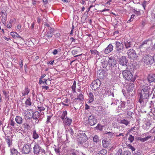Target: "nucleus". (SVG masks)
Masks as SVG:
<instances>
[{"label":"nucleus","instance_id":"f257e3e1","mask_svg":"<svg viewBox=\"0 0 155 155\" xmlns=\"http://www.w3.org/2000/svg\"><path fill=\"white\" fill-rule=\"evenodd\" d=\"M153 91L150 87L147 84L144 85L141 92L140 93V97L139 101L140 103H143L147 101V99L149 97Z\"/></svg>","mask_w":155,"mask_h":155},{"label":"nucleus","instance_id":"f03ea898","mask_svg":"<svg viewBox=\"0 0 155 155\" xmlns=\"http://www.w3.org/2000/svg\"><path fill=\"white\" fill-rule=\"evenodd\" d=\"M122 74L124 78L127 80L130 81L132 82H134L136 79V78L129 71H123L122 72Z\"/></svg>","mask_w":155,"mask_h":155},{"label":"nucleus","instance_id":"7ed1b4c3","mask_svg":"<svg viewBox=\"0 0 155 155\" xmlns=\"http://www.w3.org/2000/svg\"><path fill=\"white\" fill-rule=\"evenodd\" d=\"M128 58L131 60H134L138 57L137 54L135 50L133 49H130L127 52Z\"/></svg>","mask_w":155,"mask_h":155},{"label":"nucleus","instance_id":"20e7f679","mask_svg":"<svg viewBox=\"0 0 155 155\" xmlns=\"http://www.w3.org/2000/svg\"><path fill=\"white\" fill-rule=\"evenodd\" d=\"M143 61L147 64H152L153 63V57L148 55L144 56L143 59Z\"/></svg>","mask_w":155,"mask_h":155},{"label":"nucleus","instance_id":"39448f33","mask_svg":"<svg viewBox=\"0 0 155 155\" xmlns=\"http://www.w3.org/2000/svg\"><path fill=\"white\" fill-rule=\"evenodd\" d=\"M31 149L30 144L29 143L25 144L23 145L22 149V152L24 153L28 154L31 151Z\"/></svg>","mask_w":155,"mask_h":155},{"label":"nucleus","instance_id":"423d86ee","mask_svg":"<svg viewBox=\"0 0 155 155\" xmlns=\"http://www.w3.org/2000/svg\"><path fill=\"white\" fill-rule=\"evenodd\" d=\"M101 84L100 81L99 80H96L92 83L91 84V87L93 90L96 91L99 88Z\"/></svg>","mask_w":155,"mask_h":155},{"label":"nucleus","instance_id":"0eeeda50","mask_svg":"<svg viewBox=\"0 0 155 155\" xmlns=\"http://www.w3.org/2000/svg\"><path fill=\"white\" fill-rule=\"evenodd\" d=\"M116 50L118 53H120L122 52L124 49V45L123 44L119 41L116 42Z\"/></svg>","mask_w":155,"mask_h":155},{"label":"nucleus","instance_id":"6e6552de","mask_svg":"<svg viewBox=\"0 0 155 155\" xmlns=\"http://www.w3.org/2000/svg\"><path fill=\"white\" fill-rule=\"evenodd\" d=\"M118 62L121 65L126 66L128 62V60L125 56H122L119 58Z\"/></svg>","mask_w":155,"mask_h":155},{"label":"nucleus","instance_id":"1a4fd4ad","mask_svg":"<svg viewBox=\"0 0 155 155\" xmlns=\"http://www.w3.org/2000/svg\"><path fill=\"white\" fill-rule=\"evenodd\" d=\"M97 119H96L95 117L93 115L89 116L88 118V121L89 124L91 126H93L96 124L97 122Z\"/></svg>","mask_w":155,"mask_h":155},{"label":"nucleus","instance_id":"9d476101","mask_svg":"<svg viewBox=\"0 0 155 155\" xmlns=\"http://www.w3.org/2000/svg\"><path fill=\"white\" fill-rule=\"evenodd\" d=\"M74 131L72 129L70 128L67 130L66 131V140H68V139L70 137L72 138L73 137Z\"/></svg>","mask_w":155,"mask_h":155},{"label":"nucleus","instance_id":"9b49d317","mask_svg":"<svg viewBox=\"0 0 155 155\" xmlns=\"http://www.w3.org/2000/svg\"><path fill=\"white\" fill-rule=\"evenodd\" d=\"M0 14L2 17L1 19L2 22L5 25L6 24V21L7 19L6 12L5 11L4 12H0Z\"/></svg>","mask_w":155,"mask_h":155},{"label":"nucleus","instance_id":"f8f14e48","mask_svg":"<svg viewBox=\"0 0 155 155\" xmlns=\"http://www.w3.org/2000/svg\"><path fill=\"white\" fill-rule=\"evenodd\" d=\"M80 136L79 140L81 142H84L87 139V136L83 132L80 134Z\"/></svg>","mask_w":155,"mask_h":155},{"label":"nucleus","instance_id":"ddd939ff","mask_svg":"<svg viewBox=\"0 0 155 155\" xmlns=\"http://www.w3.org/2000/svg\"><path fill=\"white\" fill-rule=\"evenodd\" d=\"M108 63L110 66L114 67L116 65V62L114 57H111L109 58Z\"/></svg>","mask_w":155,"mask_h":155},{"label":"nucleus","instance_id":"4468645a","mask_svg":"<svg viewBox=\"0 0 155 155\" xmlns=\"http://www.w3.org/2000/svg\"><path fill=\"white\" fill-rule=\"evenodd\" d=\"M147 79L148 82L150 83H155V75L152 74H149L147 77Z\"/></svg>","mask_w":155,"mask_h":155},{"label":"nucleus","instance_id":"2eb2a0df","mask_svg":"<svg viewBox=\"0 0 155 155\" xmlns=\"http://www.w3.org/2000/svg\"><path fill=\"white\" fill-rule=\"evenodd\" d=\"M5 139L8 145V146L9 147L12 145V139L10 136H5Z\"/></svg>","mask_w":155,"mask_h":155},{"label":"nucleus","instance_id":"dca6fc26","mask_svg":"<svg viewBox=\"0 0 155 155\" xmlns=\"http://www.w3.org/2000/svg\"><path fill=\"white\" fill-rule=\"evenodd\" d=\"M149 41V40H146L143 41L142 44L140 46V48H148L149 47V45L148 42Z\"/></svg>","mask_w":155,"mask_h":155},{"label":"nucleus","instance_id":"f3484780","mask_svg":"<svg viewBox=\"0 0 155 155\" xmlns=\"http://www.w3.org/2000/svg\"><path fill=\"white\" fill-rule=\"evenodd\" d=\"M104 124L106 126H109L110 124V120L109 117H106L103 120Z\"/></svg>","mask_w":155,"mask_h":155},{"label":"nucleus","instance_id":"a211bd4d","mask_svg":"<svg viewBox=\"0 0 155 155\" xmlns=\"http://www.w3.org/2000/svg\"><path fill=\"white\" fill-rule=\"evenodd\" d=\"M113 46L111 44H109L108 46L105 49L104 52L107 54L111 52L113 49Z\"/></svg>","mask_w":155,"mask_h":155},{"label":"nucleus","instance_id":"6ab92c4d","mask_svg":"<svg viewBox=\"0 0 155 155\" xmlns=\"http://www.w3.org/2000/svg\"><path fill=\"white\" fill-rule=\"evenodd\" d=\"M33 148L34 153L38 155L39 154V144L38 143H35Z\"/></svg>","mask_w":155,"mask_h":155},{"label":"nucleus","instance_id":"aec40b11","mask_svg":"<svg viewBox=\"0 0 155 155\" xmlns=\"http://www.w3.org/2000/svg\"><path fill=\"white\" fill-rule=\"evenodd\" d=\"M33 114L32 111L31 110H28L24 113L25 116L28 118L30 119L31 118L32 114Z\"/></svg>","mask_w":155,"mask_h":155},{"label":"nucleus","instance_id":"412c9836","mask_svg":"<svg viewBox=\"0 0 155 155\" xmlns=\"http://www.w3.org/2000/svg\"><path fill=\"white\" fill-rule=\"evenodd\" d=\"M134 84L133 83H130L128 84L127 90L128 92H130L134 89Z\"/></svg>","mask_w":155,"mask_h":155},{"label":"nucleus","instance_id":"4be33fe9","mask_svg":"<svg viewBox=\"0 0 155 155\" xmlns=\"http://www.w3.org/2000/svg\"><path fill=\"white\" fill-rule=\"evenodd\" d=\"M72 122V120L67 117H66L64 119L63 123L65 125L69 126L71 125Z\"/></svg>","mask_w":155,"mask_h":155},{"label":"nucleus","instance_id":"5701e85b","mask_svg":"<svg viewBox=\"0 0 155 155\" xmlns=\"http://www.w3.org/2000/svg\"><path fill=\"white\" fill-rule=\"evenodd\" d=\"M67 111L66 110H65L63 112H61L60 114L59 117L61 118L62 120H63L65 118V117L67 116Z\"/></svg>","mask_w":155,"mask_h":155},{"label":"nucleus","instance_id":"b1692460","mask_svg":"<svg viewBox=\"0 0 155 155\" xmlns=\"http://www.w3.org/2000/svg\"><path fill=\"white\" fill-rule=\"evenodd\" d=\"M54 29L51 27L50 28L49 31L47 32L46 36L48 38H51L52 37Z\"/></svg>","mask_w":155,"mask_h":155},{"label":"nucleus","instance_id":"393cba45","mask_svg":"<svg viewBox=\"0 0 155 155\" xmlns=\"http://www.w3.org/2000/svg\"><path fill=\"white\" fill-rule=\"evenodd\" d=\"M102 143L103 147L105 148L107 147L110 144V142L106 140H103L102 141Z\"/></svg>","mask_w":155,"mask_h":155},{"label":"nucleus","instance_id":"a878e982","mask_svg":"<svg viewBox=\"0 0 155 155\" xmlns=\"http://www.w3.org/2000/svg\"><path fill=\"white\" fill-rule=\"evenodd\" d=\"M11 153L10 155H20V153L14 148H12L10 150Z\"/></svg>","mask_w":155,"mask_h":155},{"label":"nucleus","instance_id":"bb28decb","mask_svg":"<svg viewBox=\"0 0 155 155\" xmlns=\"http://www.w3.org/2000/svg\"><path fill=\"white\" fill-rule=\"evenodd\" d=\"M84 100V97L83 95L82 94H79L78 96V98H75L74 100V102L76 103V102H77L78 101V100H80L81 101H83Z\"/></svg>","mask_w":155,"mask_h":155},{"label":"nucleus","instance_id":"cd10ccee","mask_svg":"<svg viewBox=\"0 0 155 155\" xmlns=\"http://www.w3.org/2000/svg\"><path fill=\"white\" fill-rule=\"evenodd\" d=\"M23 120L22 118L19 116H17L15 118L16 122L19 124H21L22 123Z\"/></svg>","mask_w":155,"mask_h":155},{"label":"nucleus","instance_id":"c85d7f7f","mask_svg":"<svg viewBox=\"0 0 155 155\" xmlns=\"http://www.w3.org/2000/svg\"><path fill=\"white\" fill-rule=\"evenodd\" d=\"M70 104L69 100L67 98H64L62 101V104L66 106H68Z\"/></svg>","mask_w":155,"mask_h":155},{"label":"nucleus","instance_id":"c756f323","mask_svg":"<svg viewBox=\"0 0 155 155\" xmlns=\"http://www.w3.org/2000/svg\"><path fill=\"white\" fill-rule=\"evenodd\" d=\"M29 91L30 89L28 88L27 87H25V89L22 92V96H25L26 95H27L29 93Z\"/></svg>","mask_w":155,"mask_h":155},{"label":"nucleus","instance_id":"7c9ffc66","mask_svg":"<svg viewBox=\"0 0 155 155\" xmlns=\"http://www.w3.org/2000/svg\"><path fill=\"white\" fill-rule=\"evenodd\" d=\"M32 115L33 118L34 119H37V122L38 123L39 122V119H38L39 118V112H35Z\"/></svg>","mask_w":155,"mask_h":155},{"label":"nucleus","instance_id":"2f4dec72","mask_svg":"<svg viewBox=\"0 0 155 155\" xmlns=\"http://www.w3.org/2000/svg\"><path fill=\"white\" fill-rule=\"evenodd\" d=\"M46 75L45 74H43L41 76V78L39 79V84H41L42 83L43 84H44L45 83V84H46V81H47L46 79H44L43 81L42 80V79L44 78L45 76Z\"/></svg>","mask_w":155,"mask_h":155},{"label":"nucleus","instance_id":"473e14b6","mask_svg":"<svg viewBox=\"0 0 155 155\" xmlns=\"http://www.w3.org/2000/svg\"><path fill=\"white\" fill-rule=\"evenodd\" d=\"M11 35L14 38H21V36L18 33L15 32H11Z\"/></svg>","mask_w":155,"mask_h":155},{"label":"nucleus","instance_id":"72a5a7b5","mask_svg":"<svg viewBox=\"0 0 155 155\" xmlns=\"http://www.w3.org/2000/svg\"><path fill=\"white\" fill-rule=\"evenodd\" d=\"M107 151L105 149H102L98 153L97 155H105L107 153Z\"/></svg>","mask_w":155,"mask_h":155},{"label":"nucleus","instance_id":"f704fd0d","mask_svg":"<svg viewBox=\"0 0 155 155\" xmlns=\"http://www.w3.org/2000/svg\"><path fill=\"white\" fill-rule=\"evenodd\" d=\"M150 136H147L144 138H139L138 140L142 142H144L148 140L150 138Z\"/></svg>","mask_w":155,"mask_h":155},{"label":"nucleus","instance_id":"c9c22d12","mask_svg":"<svg viewBox=\"0 0 155 155\" xmlns=\"http://www.w3.org/2000/svg\"><path fill=\"white\" fill-rule=\"evenodd\" d=\"M130 122V121H128L127 120L124 119L120 120V123L124 124L126 125L127 126L129 124Z\"/></svg>","mask_w":155,"mask_h":155},{"label":"nucleus","instance_id":"e433bc0d","mask_svg":"<svg viewBox=\"0 0 155 155\" xmlns=\"http://www.w3.org/2000/svg\"><path fill=\"white\" fill-rule=\"evenodd\" d=\"M72 91L73 92V93H76L75 91L76 87V81H74V83L73 85L71 86Z\"/></svg>","mask_w":155,"mask_h":155},{"label":"nucleus","instance_id":"4c0bfd02","mask_svg":"<svg viewBox=\"0 0 155 155\" xmlns=\"http://www.w3.org/2000/svg\"><path fill=\"white\" fill-rule=\"evenodd\" d=\"M26 107L31 105V99L30 98L27 99L25 102Z\"/></svg>","mask_w":155,"mask_h":155},{"label":"nucleus","instance_id":"58836bf2","mask_svg":"<svg viewBox=\"0 0 155 155\" xmlns=\"http://www.w3.org/2000/svg\"><path fill=\"white\" fill-rule=\"evenodd\" d=\"M89 102L90 103L94 101V95L93 94L91 93H89Z\"/></svg>","mask_w":155,"mask_h":155},{"label":"nucleus","instance_id":"ea45409f","mask_svg":"<svg viewBox=\"0 0 155 155\" xmlns=\"http://www.w3.org/2000/svg\"><path fill=\"white\" fill-rule=\"evenodd\" d=\"M23 127L25 128V129L27 130H29L30 129V127L29 125L27 123L24 124H23Z\"/></svg>","mask_w":155,"mask_h":155},{"label":"nucleus","instance_id":"a19ab883","mask_svg":"<svg viewBox=\"0 0 155 155\" xmlns=\"http://www.w3.org/2000/svg\"><path fill=\"white\" fill-rule=\"evenodd\" d=\"M38 135L36 133L35 130H34L33 131V137L35 139H37L38 137Z\"/></svg>","mask_w":155,"mask_h":155},{"label":"nucleus","instance_id":"79ce46f5","mask_svg":"<svg viewBox=\"0 0 155 155\" xmlns=\"http://www.w3.org/2000/svg\"><path fill=\"white\" fill-rule=\"evenodd\" d=\"M124 45L125 48L126 49H128L131 47V44L130 42L126 41L124 42Z\"/></svg>","mask_w":155,"mask_h":155},{"label":"nucleus","instance_id":"37998d69","mask_svg":"<svg viewBox=\"0 0 155 155\" xmlns=\"http://www.w3.org/2000/svg\"><path fill=\"white\" fill-rule=\"evenodd\" d=\"M3 93L4 94L5 96V98H6L8 100H9V95H8V92H6L5 91H3Z\"/></svg>","mask_w":155,"mask_h":155},{"label":"nucleus","instance_id":"c03bdc74","mask_svg":"<svg viewBox=\"0 0 155 155\" xmlns=\"http://www.w3.org/2000/svg\"><path fill=\"white\" fill-rule=\"evenodd\" d=\"M103 126H102L100 124H98L97 126L96 127L97 130H102L103 129Z\"/></svg>","mask_w":155,"mask_h":155},{"label":"nucleus","instance_id":"a18cd8bd","mask_svg":"<svg viewBox=\"0 0 155 155\" xmlns=\"http://www.w3.org/2000/svg\"><path fill=\"white\" fill-rule=\"evenodd\" d=\"M135 16V15L133 14L130 17V19L128 20L127 21L128 23H130V22L132 21L133 20L134 18V17Z\"/></svg>","mask_w":155,"mask_h":155},{"label":"nucleus","instance_id":"49530a36","mask_svg":"<svg viewBox=\"0 0 155 155\" xmlns=\"http://www.w3.org/2000/svg\"><path fill=\"white\" fill-rule=\"evenodd\" d=\"M108 134V137L110 138H111L114 135V133L112 132H108L106 133Z\"/></svg>","mask_w":155,"mask_h":155},{"label":"nucleus","instance_id":"de8ad7c7","mask_svg":"<svg viewBox=\"0 0 155 155\" xmlns=\"http://www.w3.org/2000/svg\"><path fill=\"white\" fill-rule=\"evenodd\" d=\"M61 49L59 48L58 49V50L55 49L52 52V53L54 55H56L58 52H59L61 51Z\"/></svg>","mask_w":155,"mask_h":155},{"label":"nucleus","instance_id":"09e8293b","mask_svg":"<svg viewBox=\"0 0 155 155\" xmlns=\"http://www.w3.org/2000/svg\"><path fill=\"white\" fill-rule=\"evenodd\" d=\"M127 147L129 149L131 150L132 151H134L135 150V149L134 148L132 145L130 144H128L127 146Z\"/></svg>","mask_w":155,"mask_h":155},{"label":"nucleus","instance_id":"8fccbe9b","mask_svg":"<svg viewBox=\"0 0 155 155\" xmlns=\"http://www.w3.org/2000/svg\"><path fill=\"white\" fill-rule=\"evenodd\" d=\"M131 153L128 151H124L123 154L122 155H131Z\"/></svg>","mask_w":155,"mask_h":155},{"label":"nucleus","instance_id":"3c124183","mask_svg":"<svg viewBox=\"0 0 155 155\" xmlns=\"http://www.w3.org/2000/svg\"><path fill=\"white\" fill-rule=\"evenodd\" d=\"M128 139V140L131 142H133L134 140V137L133 136L131 135H130Z\"/></svg>","mask_w":155,"mask_h":155},{"label":"nucleus","instance_id":"603ef678","mask_svg":"<svg viewBox=\"0 0 155 155\" xmlns=\"http://www.w3.org/2000/svg\"><path fill=\"white\" fill-rule=\"evenodd\" d=\"M98 139V137L97 135L94 136L93 138V141L95 142H97Z\"/></svg>","mask_w":155,"mask_h":155},{"label":"nucleus","instance_id":"864d4df0","mask_svg":"<svg viewBox=\"0 0 155 155\" xmlns=\"http://www.w3.org/2000/svg\"><path fill=\"white\" fill-rule=\"evenodd\" d=\"M90 51L91 54H97L98 53V51L96 50H91Z\"/></svg>","mask_w":155,"mask_h":155},{"label":"nucleus","instance_id":"5fc2aeb1","mask_svg":"<svg viewBox=\"0 0 155 155\" xmlns=\"http://www.w3.org/2000/svg\"><path fill=\"white\" fill-rule=\"evenodd\" d=\"M78 49H74L72 51L71 53L72 54H76L78 53Z\"/></svg>","mask_w":155,"mask_h":155},{"label":"nucleus","instance_id":"6e6d98bb","mask_svg":"<svg viewBox=\"0 0 155 155\" xmlns=\"http://www.w3.org/2000/svg\"><path fill=\"white\" fill-rule=\"evenodd\" d=\"M40 113L39 112V117H40V118H41L44 117V111H42L41 112L40 111Z\"/></svg>","mask_w":155,"mask_h":155},{"label":"nucleus","instance_id":"4d7b16f0","mask_svg":"<svg viewBox=\"0 0 155 155\" xmlns=\"http://www.w3.org/2000/svg\"><path fill=\"white\" fill-rule=\"evenodd\" d=\"M134 13H135L136 15H140V11H137L135 10L134 11Z\"/></svg>","mask_w":155,"mask_h":155},{"label":"nucleus","instance_id":"13d9d810","mask_svg":"<svg viewBox=\"0 0 155 155\" xmlns=\"http://www.w3.org/2000/svg\"><path fill=\"white\" fill-rule=\"evenodd\" d=\"M122 153L121 150L119 149L116 153V155H121Z\"/></svg>","mask_w":155,"mask_h":155},{"label":"nucleus","instance_id":"bf43d9fd","mask_svg":"<svg viewBox=\"0 0 155 155\" xmlns=\"http://www.w3.org/2000/svg\"><path fill=\"white\" fill-rule=\"evenodd\" d=\"M15 124V122L13 121V120H12L10 123V125L14 127Z\"/></svg>","mask_w":155,"mask_h":155},{"label":"nucleus","instance_id":"052dcab7","mask_svg":"<svg viewBox=\"0 0 155 155\" xmlns=\"http://www.w3.org/2000/svg\"><path fill=\"white\" fill-rule=\"evenodd\" d=\"M40 151L41 152L42 155V154L44 155H45V152L44 150L42 149H39V152Z\"/></svg>","mask_w":155,"mask_h":155},{"label":"nucleus","instance_id":"680f3d73","mask_svg":"<svg viewBox=\"0 0 155 155\" xmlns=\"http://www.w3.org/2000/svg\"><path fill=\"white\" fill-rule=\"evenodd\" d=\"M44 25L45 26V27H47L48 28V29L49 30L50 28L51 27L48 24L45 23V24Z\"/></svg>","mask_w":155,"mask_h":155},{"label":"nucleus","instance_id":"e2e57ef3","mask_svg":"<svg viewBox=\"0 0 155 155\" xmlns=\"http://www.w3.org/2000/svg\"><path fill=\"white\" fill-rule=\"evenodd\" d=\"M54 35L56 38H58V37H59L61 35L59 33H58L55 34Z\"/></svg>","mask_w":155,"mask_h":155},{"label":"nucleus","instance_id":"0e129e2a","mask_svg":"<svg viewBox=\"0 0 155 155\" xmlns=\"http://www.w3.org/2000/svg\"><path fill=\"white\" fill-rule=\"evenodd\" d=\"M54 150L57 153H59L60 152L59 149L58 148H55L54 149Z\"/></svg>","mask_w":155,"mask_h":155},{"label":"nucleus","instance_id":"69168bd1","mask_svg":"<svg viewBox=\"0 0 155 155\" xmlns=\"http://www.w3.org/2000/svg\"><path fill=\"white\" fill-rule=\"evenodd\" d=\"M42 89H45L46 90H48L49 88V87L48 86H42Z\"/></svg>","mask_w":155,"mask_h":155},{"label":"nucleus","instance_id":"338daca9","mask_svg":"<svg viewBox=\"0 0 155 155\" xmlns=\"http://www.w3.org/2000/svg\"><path fill=\"white\" fill-rule=\"evenodd\" d=\"M122 136V137H124V134L123 133H120V134H119L118 135H116V137H118L120 136Z\"/></svg>","mask_w":155,"mask_h":155},{"label":"nucleus","instance_id":"774afa93","mask_svg":"<svg viewBox=\"0 0 155 155\" xmlns=\"http://www.w3.org/2000/svg\"><path fill=\"white\" fill-rule=\"evenodd\" d=\"M45 108L43 107H39V111L41 112L42 111H44Z\"/></svg>","mask_w":155,"mask_h":155}]
</instances>
